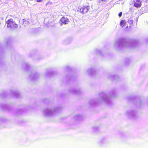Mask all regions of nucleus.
Instances as JSON below:
<instances>
[{
    "instance_id": "obj_22",
    "label": "nucleus",
    "mask_w": 148,
    "mask_h": 148,
    "mask_svg": "<svg viewBox=\"0 0 148 148\" xmlns=\"http://www.w3.org/2000/svg\"><path fill=\"white\" fill-rule=\"evenodd\" d=\"M140 103V104H141V102Z\"/></svg>"
},
{
    "instance_id": "obj_4",
    "label": "nucleus",
    "mask_w": 148,
    "mask_h": 148,
    "mask_svg": "<svg viewBox=\"0 0 148 148\" xmlns=\"http://www.w3.org/2000/svg\"><path fill=\"white\" fill-rule=\"evenodd\" d=\"M57 109H51L49 108H47L43 111L44 115L45 116H50L53 114L55 112H56Z\"/></svg>"
},
{
    "instance_id": "obj_18",
    "label": "nucleus",
    "mask_w": 148,
    "mask_h": 148,
    "mask_svg": "<svg viewBox=\"0 0 148 148\" xmlns=\"http://www.w3.org/2000/svg\"><path fill=\"white\" fill-rule=\"evenodd\" d=\"M25 65L26 66V67H27L28 66V64L27 63H25Z\"/></svg>"
},
{
    "instance_id": "obj_5",
    "label": "nucleus",
    "mask_w": 148,
    "mask_h": 148,
    "mask_svg": "<svg viewBox=\"0 0 148 148\" xmlns=\"http://www.w3.org/2000/svg\"><path fill=\"white\" fill-rule=\"evenodd\" d=\"M125 114L127 117L130 118L134 119L136 118V113L133 110L127 111Z\"/></svg>"
},
{
    "instance_id": "obj_17",
    "label": "nucleus",
    "mask_w": 148,
    "mask_h": 148,
    "mask_svg": "<svg viewBox=\"0 0 148 148\" xmlns=\"http://www.w3.org/2000/svg\"><path fill=\"white\" fill-rule=\"evenodd\" d=\"M101 53V51L100 50H97V51L96 52V53Z\"/></svg>"
},
{
    "instance_id": "obj_7",
    "label": "nucleus",
    "mask_w": 148,
    "mask_h": 148,
    "mask_svg": "<svg viewBox=\"0 0 148 148\" xmlns=\"http://www.w3.org/2000/svg\"><path fill=\"white\" fill-rule=\"evenodd\" d=\"M69 22V20L67 18L63 17L61 19L60 21V23L61 25L62 24H66L68 23Z\"/></svg>"
},
{
    "instance_id": "obj_23",
    "label": "nucleus",
    "mask_w": 148,
    "mask_h": 148,
    "mask_svg": "<svg viewBox=\"0 0 148 148\" xmlns=\"http://www.w3.org/2000/svg\"><path fill=\"white\" fill-rule=\"evenodd\" d=\"M27 22V23H28V22Z\"/></svg>"
},
{
    "instance_id": "obj_14",
    "label": "nucleus",
    "mask_w": 148,
    "mask_h": 148,
    "mask_svg": "<svg viewBox=\"0 0 148 148\" xmlns=\"http://www.w3.org/2000/svg\"><path fill=\"white\" fill-rule=\"evenodd\" d=\"M127 22L130 24H132L133 22V20L132 19V18H130L128 20Z\"/></svg>"
},
{
    "instance_id": "obj_13",
    "label": "nucleus",
    "mask_w": 148,
    "mask_h": 148,
    "mask_svg": "<svg viewBox=\"0 0 148 148\" xmlns=\"http://www.w3.org/2000/svg\"><path fill=\"white\" fill-rule=\"evenodd\" d=\"M72 92L73 94H77L79 93V90H73L72 91Z\"/></svg>"
},
{
    "instance_id": "obj_2",
    "label": "nucleus",
    "mask_w": 148,
    "mask_h": 148,
    "mask_svg": "<svg viewBox=\"0 0 148 148\" xmlns=\"http://www.w3.org/2000/svg\"><path fill=\"white\" fill-rule=\"evenodd\" d=\"M100 98L96 100H93L90 102V104L92 106H95L97 105L98 102H104L107 104L110 103L111 101L109 97L105 93L102 92L100 94Z\"/></svg>"
},
{
    "instance_id": "obj_21",
    "label": "nucleus",
    "mask_w": 148,
    "mask_h": 148,
    "mask_svg": "<svg viewBox=\"0 0 148 148\" xmlns=\"http://www.w3.org/2000/svg\"><path fill=\"white\" fill-rule=\"evenodd\" d=\"M128 27V26H127L126 27V28H127Z\"/></svg>"
},
{
    "instance_id": "obj_24",
    "label": "nucleus",
    "mask_w": 148,
    "mask_h": 148,
    "mask_svg": "<svg viewBox=\"0 0 148 148\" xmlns=\"http://www.w3.org/2000/svg\"><path fill=\"white\" fill-rule=\"evenodd\" d=\"M66 67H67V68H69V67H68V66H67Z\"/></svg>"
},
{
    "instance_id": "obj_6",
    "label": "nucleus",
    "mask_w": 148,
    "mask_h": 148,
    "mask_svg": "<svg viewBox=\"0 0 148 148\" xmlns=\"http://www.w3.org/2000/svg\"><path fill=\"white\" fill-rule=\"evenodd\" d=\"M90 7L88 6H84L82 8L79 7L77 11L83 14L86 13L89 10Z\"/></svg>"
},
{
    "instance_id": "obj_9",
    "label": "nucleus",
    "mask_w": 148,
    "mask_h": 148,
    "mask_svg": "<svg viewBox=\"0 0 148 148\" xmlns=\"http://www.w3.org/2000/svg\"><path fill=\"white\" fill-rule=\"evenodd\" d=\"M126 23V22L125 20H122L120 22V26L121 27H123V26L125 25Z\"/></svg>"
},
{
    "instance_id": "obj_8",
    "label": "nucleus",
    "mask_w": 148,
    "mask_h": 148,
    "mask_svg": "<svg viewBox=\"0 0 148 148\" xmlns=\"http://www.w3.org/2000/svg\"><path fill=\"white\" fill-rule=\"evenodd\" d=\"M134 5L136 7H140L141 5V2L140 0H134Z\"/></svg>"
},
{
    "instance_id": "obj_15",
    "label": "nucleus",
    "mask_w": 148,
    "mask_h": 148,
    "mask_svg": "<svg viewBox=\"0 0 148 148\" xmlns=\"http://www.w3.org/2000/svg\"><path fill=\"white\" fill-rule=\"evenodd\" d=\"M107 0H101L99 1V3H103L107 1Z\"/></svg>"
},
{
    "instance_id": "obj_20",
    "label": "nucleus",
    "mask_w": 148,
    "mask_h": 148,
    "mask_svg": "<svg viewBox=\"0 0 148 148\" xmlns=\"http://www.w3.org/2000/svg\"><path fill=\"white\" fill-rule=\"evenodd\" d=\"M79 117V115H77V116H75V118L76 119H77V117Z\"/></svg>"
},
{
    "instance_id": "obj_3",
    "label": "nucleus",
    "mask_w": 148,
    "mask_h": 148,
    "mask_svg": "<svg viewBox=\"0 0 148 148\" xmlns=\"http://www.w3.org/2000/svg\"><path fill=\"white\" fill-rule=\"evenodd\" d=\"M7 27L9 28H15L18 27V25L13 21L12 19H9L7 22Z\"/></svg>"
},
{
    "instance_id": "obj_10",
    "label": "nucleus",
    "mask_w": 148,
    "mask_h": 148,
    "mask_svg": "<svg viewBox=\"0 0 148 148\" xmlns=\"http://www.w3.org/2000/svg\"><path fill=\"white\" fill-rule=\"evenodd\" d=\"M12 94H13V95L14 96L16 97H17L19 96V93L18 91H12Z\"/></svg>"
},
{
    "instance_id": "obj_11",
    "label": "nucleus",
    "mask_w": 148,
    "mask_h": 148,
    "mask_svg": "<svg viewBox=\"0 0 148 148\" xmlns=\"http://www.w3.org/2000/svg\"><path fill=\"white\" fill-rule=\"evenodd\" d=\"M38 74H32L30 75V77L32 78L33 79H34L36 77H37Z\"/></svg>"
},
{
    "instance_id": "obj_12",
    "label": "nucleus",
    "mask_w": 148,
    "mask_h": 148,
    "mask_svg": "<svg viewBox=\"0 0 148 148\" xmlns=\"http://www.w3.org/2000/svg\"><path fill=\"white\" fill-rule=\"evenodd\" d=\"M93 72V70L91 68L89 69L87 71V73L89 75L92 74Z\"/></svg>"
},
{
    "instance_id": "obj_1",
    "label": "nucleus",
    "mask_w": 148,
    "mask_h": 148,
    "mask_svg": "<svg viewBox=\"0 0 148 148\" xmlns=\"http://www.w3.org/2000/svg\"><path fill=\"white\" fill-rule=\"evenodd\" d=\"M137 44V41L135 40H127L124 38H121L115 42L114 45L118 47H133Z\"/></svg>"
},
{
    "instance_id": "obj_19",
    "label": "nucleus",
    "mask_w": 148,
    "mask_h": 148,
    "mask_svg": "<svg viewBox=\"0 0 148 148\" xmlns=\"http://www.w3.org/2000/svg\"><path fill=\"white\" fill-rule=\"evenodd\" d=\"M37 2H40L42 1V0H36Z\"/></svg>"
},
{
    "instance_id": "obj_16",
    "label": "nucleus",
    "mask_w": 148,
    "mask_h": 148,
    "mask_svg": "<svg viewBox=\"0 0 148 148\" xmlns=\"http://www.w3.org/2000/svg\"><path fill=\"white\" fill-rule=\"evenodd\" d=\"M122 12H120L119 13V14H118V15H119V17H121V16L122 15Z\"/></svg>"
}]
</instances>
